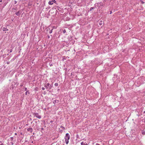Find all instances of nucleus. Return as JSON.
Segmentation results:
<instances>
[{
	"mask_svg": "<svg viewBox=\"0 0 145 145\" xmlns=\"http://www.w3.org/2000/svg\"><path fill=\"white\" fill-rule=\"evenodd\" d=\"M70 136L69 134L68 133H66L64 138L66 144H67L68 143L69 140L70 139Z\"/></svg>",
	"mask_w": 145,
	"mask_h": 145,
	"instance_id": "nucleus-1",
	"label": "nucleus"
},
{
	"mask_svg": "<svg viewBox=\"0 0 145 145\" xmlns=\"http://www.w3.org/2000/svg\"><path fill=\"white\" fill-rule=\"evenodd\" d=\"M33 115L34 116H36L37 118L40 119L41 118V116L39 115V114L37 113H33Z\"/></svg>",
	"mask_w": 145,
	"mask_h": 145,
	"instance_id": "nucleus-2",
	"label": "nucleus"
},
{
	"mask_svg": "<svg viewBox=\"0 0 145 145\" xmlns=\"http://www.w3.org/2000/svg\"><path fill=\"white\" fill-rule=\"evenodd\" d=\"M51 29H50V27L48 28L47 30V32H48H48L50 33H52V32L53 29L51 27Z\"/></svg>",
	"mask_w": 145,
	"mask_h": 145,
	"instance_id": "nucleus-3",
	"label": "nucleus"
},
{
	"mask_svg": "<svg viewBox=\"0 0 145 145\" xmlns=\"http://www.w3.org/2000/svg\"><path fill=\"white\" fill-rule=\"evenodd\" d=\"M27 131L30 133H31L33 131V129L32 128L30 127L27 129Z\"/></svg>",
	"mask_w": 145,
	"mask_h": 145,
	"instance_id": "nucleus-4",
	"label": "nucleus"
},
{
	"mask_svg": "<svg viewBox=\"0 0 145 145\" xmlns=\"http://www.w3.org/2000/svg\"><path fill=\"white\" fill-rule=\"evenodd\" d=\"M15 14L17 16H20V11H18V12L15 13Z\"/></svg>",
	"mask_w": 145,
	"mask_h": 145,
	"instance_id": "nucleus-5",
	"label": "nucleus"
},
{
	"mask_svg": "<svg viewBox=\"0 0 145 145\" xmlns=\"http://www.w3.org/2000/svg\"><path fill=\"white\" fill-rule=\"evenodd\" d=\"M81 145H88V144L86 143V142H82L81 143Z\"/></svg>",
	"mask_w": 145,
	"mask_h": 145,
	"instance_id": "nucleus-6",
	"label": "nucleus"
},
{
	"mask_svg": "<svg viewBox=\"0 0 145 145\" xmlns=\"http://www.w3.org/2000/svg\"><path fill=\"white\" fill-rule=\"evenodd\" d=\"M59 101L58 100H54V101H53V103L54 104H55L56 103H58V102H59Z\"/></svg>",
	"mask_w": 145,
	"mask_h": 145,
	"instance_id": "nucleus-7",
	"label": "nucleus"
},
{
	"mask_svg": "<svg viewBox=\"0 0 145 145\" xmlns=\"http://www.w3.org/2000/svg\"><path fill=\"white\" fill-rule=\"evenodd\" d=\"M3 31H8V29L6 27H4L3 28Z\"/></svg>",
	"mask_w": 145,
	"mask_h": 145,
	"instance_id": "nucleus-8",
	"label": "nucleus"
},
{
	"mask_svg": "<svg viewBox=\"0 0 145 145\" xmlns=\"http://www.w3.org/2000/svg\"><path fill=\"white\" fill-rule=\"evenodd\" d=\"M53 4V1H50L48 2V4L49 5H52Z\"/></svg>",
	"mask_w": 145,
	"mask_h": 145,
	"instance_id": "nucleus-9",
	"label": "nucleus"
},
{
	"mask_svg": "<svg viewBox=\"0 0 145 145\" xmlns=\"http://www.w3.org/2000/svg\"><path fill=\"white\" fill-rule=\"evenodd\" d=\"M99 24L100 25H101L103 24V22L102 20L100 21Z\"/></svg>",
	"mask_w": 145,
	"mask_h": 145,
	"instance_id": "nucleus-10",
	"label": "nucleus"
},
{
	"mask_svg": "<svg viewBox=\"0 0 145 145\" xmlns=\"http://www.w3.org/2000/svg\"><path fill=\"white\" fill-rule=\"evenodd\" d=\"M27 93L29 94V91H27L25 93V95H27Z\"/></svg>",
	"mask_w": 145,
	"mask_h": 145,
	"instance_id": "nucleus-11",
	"label": "nucleus"
},
{
	"mask_svg": "<svg viewBox=\"0 0 145 145\" xmlns=\"http://www.w3.org/2000/svg\"><path fill=\"white\" fill-rule=\"evenodd\" d=\"M44 87L46 88V89H48V86L46 85V84H44Z\"/></svg>",
	"mask_w": 145,
	"mask_h": 145,
	"instance_id": "nucleus-12",
	"label": "nucleus"
},
{
	"mask_svg": "<svg viewBox=\"0 0 145 145\" xmlns=\"http://www.w3.org/2000/svg\"><path fill=\"white\" fill-rule=\"evenodd\" d=\"M54 85L56 86H58V83H55L54 84Z\"/></svg>",
	"mask_w": 145,
	"mask_h": 145,
	"instance_id": "nucleus-13",
	"label": "nucleus"
},
{
	"mask_svg": "<svg viewBox=\"0 0 145 145\" xmlns=\"http://www.w3.org/2000/svg\"><path fill=\"white\" fill-rule=\"evenodd\" d=\"M10 140L11 141H12L13 140V137H11L10 138Z\"/></svg>",
	"mask_w": 145,
	"mask_h": 145,
	"instance_id": "nucleus-14",
	"label": "nucleus"
},
{
	"mask_svg": "<svg viewBox=\"0 0 145 145\" xmlns=\"http://www.w3.org/2000/svg\"><path fill=\"white\" fill-rule=\"evenodd\" d=\"M99 5H100V6H103V3H99Z\"/></svg>",
	"mask_w": 145,
	"mask_h": 145,
	"instance_id": "nucleus-15",
	"label": "nucleus"
},
{
	"mask_svg": "<svg viewBox=\"0 0 145 145\" xmlns=\"http://www.w3.org/2000/svg\"><path fill=\"white\" fill-rule=\"evenodd\" d=\"M60 127L62 128V129H63L64 130H65V128L63 126H61H61Z\"/></svg>",
	"mask_w": 145,
	"mask_h": 145,
	"instance_id": "nucleus-16",
	"label": "nucleus"
},
{
	"mask_svg": "<svg viewBox=\"0 0 145 145\" xmlns=\"http://www.w3.org/2000/svg\"><path fill=\"white\" fill-rule=\"evenodd\" d=\"M59 131L60 133H62L63 132V130L61 129H59Z\"/></svg>",
	"mask_w": 145,
	"mask_h": 145,
	"instance_id": "nucleus-17",
	"label": "nucleus"
},
{
	"mask_svg": "<svg viewBox=\"0 0 145 145\" xmlns=\"http://www.w3.org/2000/svg\"><path fill=\"white\" fill-rule=\"evenodd\" d=\"M93 9H94V8L93 7H91L90 8V11H91L92 10H93Z\"/></svg>",
	"mask_w": 145,
	"mask_h": 145,
	"instance_id": "nucleus-18",
	"label": "nucleus"
},
{
	"mask_svg": "<svg viewBox=\"0 0 145 145\" xmlns=\"http://www.w3.org/2000/svg\"><path fill=\"white\" fill-rule=\"evenodd\" d=\"M63 33H66V30H65V29H64L63 30Z\"/></svg>",
	"mask_w": 145,
	"mask_h": 145,
	"instance_id": "nucleus-19",
	"label": "nucleus"
},
{
	"mask_svg": "<svg viewBox=\"0 0 145 145\" xmlns=\"http://www.w3.org/2000/svg\"><path fill=\"white\" fill-rule=\"evenodd\" d=\"M46 84L48 87H49V86L50 85V84L49 83H47V84Z\"/></svg>",
	"mask_w": 145,
	"mask_h": 145,
	"instance_id": "nucleus-20",
	"label": "nucleus"
},
{
	"mask_svg": "<svg viewBox=\"0 0 145 145\" xmlns=\"http://www.w3.org/2000/svg\"><path fill=\"white\" fill-rule=\"evenodd\" d=\"M49 89H51V88L52 87V86L51 85H50L49 87Z\"/></svg>",
	"mask_w": 145,
	"mask_h": 145,
	"instance_id": "nucleus-21",
	"label": "nucleus"
},
{
	"mask_svg": "<svg viewBox=\"0 0 145 145\" xmlns=\"http://www.w3.org/2000/svg\"><path fill=\"white\" fill-rule=\"evenodd\" d=\"M52 1H53V3H56V2L55 0H53Z\"/></svg>",
	"mask_w": 145,
	"mask_h": 145,
	"instance_id": "nucleus-22",
	"label": "nucleus"
},
{
	"mask_svg": "<svg viewBox=\"0 0 145 145\" xmlns=\"http://www.w3.org/2000/svg\"><path fill=\"white\" fill-rule=\"evenodd\" d=\"M27 88H25V89H24V90L25 91H27Z\"/></svg>",
	"mask_w": 145,
	"mask_h": 145,
	"instance_id": "nucleus-23",
	"label": "nucleus"
},
{
	"mask_svg": "<svg viewBox=\"0 0 145 145\" xmlns=\"http://www.w3.org/2000/svg\"><path fill=\"white\" fill-rule=\"evenodd\" d=\"M141 3H142V4H143V3H144V2L143 1H141Z\"/></svg>",
	"mask_w": 145,
	"mask_h": 145,
	"instance_id": "nucleus-24",
	"label": "nucleus"
},
{
	"mask_svg": "<svg viewBox=\"0 0 145 145\" xmlns=\"http://www.w3.org/2000/svg\"><path fill=\"white\" fill-rule=\"evenodd\" d=\"M42 90H44L45 89V88L44 87L42 88Z\"/></svg>",
	"mask_w": 145,
	"mask_h": 145,
	"instance_id": "nucleus-25",
	"label": "nucleus"
},
{
	"mask_svg": "<svg viewBox=\"0 0 145 145\" xmlns=\"http://www.w3.org/2000/svg\"><path fill=\"white\" fill-rule=\"evenodd\" d=\"M14 2L15 4H16L17 3V1H14Z\"/></svg>",
	"mask_w": 145,
	"mask_h": 145,
	"instance_id": "nucleus-26",
	"label": "nucleus"
},
{
	"mask_svg": "<svg viewBox=\"0 0 145 145\" xmlns=\"http://www.w3.org/2000/svg\"><path fill=\"white\" fill-rule=\"evenodd\" d=\"M145 133L144 132H142V134H145Z\"/></svg>",
	"mask_w": 145,
	"mask_h": 145,
	"instance_id": "nucleus-27",
	"label": "nucleus"
},
{
	"mask_svg": "<svg viewBox=\"0 0 145 145\" xmlns=\"http://www.w3.org/2000/svg\"><path fill=\"white\" fill-rule=\"evenodd\" d=\"M12 52V50H10V52Z\"/></svg>",
	"mask_w": 145,
	"mask_h": 145,
	"instance_id": "nucleus-28",
	"label": "nucleus"
},
{
	"mask_svg": "<svg viewBox=\"0 0 145 145\" xmlns=\"http://www.w3.org/2000/svg\"><path fill=\"white\" fill-rule=\"evenodd\" d=\"M96 145H100L99 144H98V143H97L96 144Z\"/></svg>",
	"mask_w": 145,
	"mask_h": 145,
	"instance_id": "nucleus-29",
	"label": "nucleus"
},
{
	"mask_svg": "<svg viewBox=\"0 0 145 145\" xmlns=\"http://www.w3.org/2000/svg\"><path fill=\"white\" fill-rule=\"evenodd\" d=\"M41 130H44V128H41Z\"/></svg>",
	"mask_w": 145,
	"mask_h": 145,
	"instance_id": "nucleus-30",
	"label": "nucleus"
},
{
	"mask_svg": "<svg viewBox=\"0 0 145 145\" xmlns=\"http://www.w3.org/2000/svg\"><path fill=\"white\" fill-rule=\"evenodd\" d=\"M112 11H110V14H112Z\"/></svg>",
	"mask_w": 145,
	"mask_h": 145,
	"instance_id": "nucleus-31",
	"label": "nucleus"
},
{
	"mask_svg": "<svg viewBox=\"0 0 145 145\" xmlns=\"http://www.w3.org/2000/svg\"><path fill=\"white\" fill-rule=\"evenodd\" d=\"M53 122V121H50V123H52Z\"/></svg>",
	"mask_w": 145,
	"mask_h": 145,
	"instance_id": "nucleus-32",
	"label": "nucleus"
},
{
	"mask_svg": "<svg viewBox=\"0 0 145 145\" xmlns=\"http://www.w3.org/2000/svg\"><path fill=\"white\" fill-rule=\"evenodd\" d=\"M0 145H4L3 143H1V144H0Z\"/></svg>",
	"mask_w": 145,
	"mask_h": 145,
	"instance_id": "nucleus-33",
	"label": "nucleus"
},
{
	"mask_svg": "<svg viewBox=\"0 0 145 145\" xmlns=\"http://www.w3.org/2000/svg\"><path fill=\"white\" fill-rule=\"evenodd\" d=\"M15 135H17V133H15Z\"/></svg>",
	"mask_w": 145,
	"mask_h": 145,
	"instance_id": "nucleus-34",
	"label": "nucleus"
},
{
	"mask_svg": "<svg viewBox=\"0 0 145 145\" xmlns=\"http://www.w3.org/2000/svg\"><path fill=\"white\" fill-rule=\"evenodd\" d=\"M20 135H22V133H20Z\"/></svg>",
	"mask_w": 145,
	"mask_h": 145,
	"instance_id": "nucleus-35",
	"label": "nucleus"
},
{
	"mask_svg": "<svg viewBox=\"0 0 145 145\" xmlns=\"http://www.w3.org/2000/svg\"><path fill=\"white\" fill-rule=\"evenodd\" d=\"M143 113H144V114L145 113V111H144L143 112Z\"/></svg>",
	"mask_w": 145,
	"mask_h": 145,
	"instance_id": "nucleus-36",
	"label": "nucleus"
},
{
	"mask_svg": "<svg viewBox=\"0 0 145 145\" xmlns=\"http://www.w3.org/2000/svg\"><path fill=\"white\" fill-rule=\"evenodd\" d=\"M7 63L8 64H9V62H7Z\"/></svg>",
	"mask_w": 145,
	"mask_h": 145,
	"instance_id": "nucleus-37",
	"label": "nucleus"
},
{
	"mask_svg": "<svg viewBox=\"0 0 145 145\" xmlns=\"http://www.w3.org/2000/svg\"><path fill=\"white\" fill-rule=\"evenodd\" d=\"M2 143V142L1 141H0V144Z\"/></svg>",
	"mask_w": 145,
	"mask_h": 145,
	"instance_id": "nucleus-38",
	"label": "nucleus"
},
{
	"mask_svg": "<svg viewBox=\"0 0 145 145\" xmlns=\"http://www.w3.org/2000/svg\"><path fill=\"white\" fill-rule=\"evenodd\" d=\"M4 4H5V6L6 5V4H5V3H4Z\"/></svg>",
	"mask_w": 145,
	"mask_h": 145,
	"instance_id": "nucleus-39",
	"label": "nucleus"
},
{
	"mask_svg": "<svg viewBox=\"0 0 145 145\" xmlns=\"http://www.w3.org/2000/svg\"><path fill=\"white\" fill-rule=\"evenodd\" d=\"M4 4H5V6L6 5V4H5V3H4Z\"/></svg>",
	"mask_w": 145,
	"mask_h": 145,
	"instance_id": "nucleus-40",
	"label": "nucleus"
},
{
	"mask_svg": "<svg viewBox=\"0 0 145 145\" xmlns=\"http://www.w3.org/2000/svg\"><path fill=\"white\" fill-rule=\"evenodd\" d=\"M4 4H5V6L6 5V4H5V3H4Z\"/></svg>",
	"mask_w": 145,
	"mask_h": 145,
	"instance_id": "nucleus-41",
	"label": "nucleus"
},
{
	"mask_svg": "<svg viewBox=\"0 0 145 145\" xmlns=\"http://www.w3.org/2000/svg\"><path fill=\"white\" fill-rule=\"evenodd\" d=\"M52 65V64H51V65H50V66H51Z\"/></svg>",
	"mask_w": 145,
	"mask_h": 145,
	"instance_id": "nucleus-42",
	"label": "nucleus"
},
{
	"mask_svg": "<svg viewBox=\"0 0 145 145\" xmlns=\"http://www.w3.org/2000/svg\"><path fill=\"white\" fill-rule=\"evenodd\" d=\"M49 37H50L49 36H48V38H49Z\"/></svg>",
	"mask_w": 145,
	"mask_h": 145,
	"instance_id": "nucleus-43",
	"label": "nucleus"
}]
</instances>
